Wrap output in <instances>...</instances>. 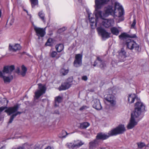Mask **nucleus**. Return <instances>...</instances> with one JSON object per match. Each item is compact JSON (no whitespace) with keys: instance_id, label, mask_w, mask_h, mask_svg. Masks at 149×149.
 I'll use <instances>...</instances> for the list:
<instances>
[{"instance_id":"obj_1","label":"nucleus","mask_w":149,"mask_h":149,"mask_svg":"<svg viewBox=\"0 0 149 149\" xmlns=\"http://www.w3.org/2000/svg\"><path fill=\"white\" fill-rule=\"evenodd\" d=\"M124 13L123 9L122 6L119 3L116 2L115 3V7L113 8L111 6H109L104 8V13L102 12L103 17L108 16L109 15L113 17H120L119 20L122 21L124 20V18L121 16Z\"/></svg>"},{"instance_id":"obj_2","label":"nucleus","mask_w":149,"mask_h":149,"mask_svg":"<svg viewBox=\"0 0 149 149\" xmlns=\"http://www.w3.org/2000/svg\"><path fill=\"white\" fill-rule=\"evenodd\" d=\"M140 116V102L137 101L134 104V111L131 114V117L130 122L127 125L128 129L133 128L139 121Z\"/></svg>"},{"instance_id":"obj_3","label":"nucleus","mask_w":149,"mask_h":149,"mask_svg":"<svg viewBox=\"0 0 149 149\" xmlns=\"http://www.w3.org/2000/svg\"><path fill=\"white\" fill-rule=\"evenodd\" d=\"M126 130L123 125H120L110 131V133L111 136L116 135L118 134L123 133Z\"/></svg>"},{"instance_id":"obj_4","label":"nucleus","mask_w":149,"mask_h":149,"mask_svg":"<svg viewBox=\"0 0 149 149\" xmlns=\"http://www.w3.org/2000/svg\"><path fill=\"white\" fill-rule=\"evenodd\" d=\"M38 85V89L35 92V96L37 99L45 93L46 89L45 86L41 84H39Z\"/></svg>"},{"instance_id":"obj_5","label":"nucleus","mask_w":149,"mask_h":149,"mask_svg":"<svg viewBox=\"0 0 149 149\" xmlns=\"http://www.w3.org/2000/svg\"><path fill=\"white\" fill-rule=\"evenodd\" d=\"M97 29L99 34L101 36L103 40H105L110 37V33L101 27H98Z\"/></svg>"},{"instance_id":"obj_6","label":"nucleus","mask_w":149,"mask_h":149,"mask_svg":"<svg viewBox=\"0 0 149 149\" xmlns=\"http://www.w3.org/2000/svg\"><path fill=\"white\" fill-rule=\"evenodd\" d=\"M82 55L80 54H76L75 56V59L73 62L74 67L78 68L82 65Z\"/></svg>"},{"instance_id":"obj_7","label":"nucleus","mask_w":149,"mask_h":149,"mask_svg":"<svg viewBox=\"0 0 149 149\" xmlns=\"http://www.w3.org/2000/svg\"><path fill=\"white\" fill-rule=\"evenodd\" d=\"M105 99L110 103L111 106L115 107L116 106V98L112 95L109 94L105 97Z\"/></svg>"},{"instance_id":"obj_8","label":"nucleus","mask_w":149,"mask_h":149,"mask_svg":"<svg viewBox=\"0 0 149 149\" xmlns=\"http://www.w3.org/2000/svg\"><path fill=\"white\" fill-rule=\"evenodd\" d=\"M125 44L127 47L130 49L132 50L134 48H136L137 47L138 48L137 44L134 41L131 39H128L127 40Z\"/></svg>"},{"instance_id":"obj_9","label":"nucleus","mask_w":149,"mask_h":149,"mask_svg":"<svg viewBox=\"0 0 149 149\" xmlns=\"http://www.w3.org/2000/svg\"><path fill=\"white\" fill-rule=\"evenodd\" d=\"M98 63L100 64L99 65V67L102 69H104L106 66L105 61L102 60L98 56L97 57L96 60L95 61L94 64H93V66L94 67L96 66Z\"/></svg>"},{"instance_id":"obj_10","label":"nucleus","mask_w":149,"mask_h":149,"mask_svg":"<svg viewBox=\"0 0 149 149\" xmlns=\"http://www.w3.org/2000/svg\"><path fill=\"white\" fill-rule=\"evenodd\" d=\"M14 69L15 66L14 65L5 66L3 67V69L1 72L3 75L6 74H11Z\"/></svg>"},{"instance_id":"obj_11","label":"nucleus","mask_w":149,"mask_h":149,"mask_svg":"<svg viewBox=\"0 0 149 149\" xmlns=\"http://www.w3.org/2000/svg\"><path fill=\"white\" fill-rule=\"evenodd\" d=\"M114 23L113 19H105L102 22V25L106 28L113 26Z\"/></svg>"},{"instance_id":"obj_12","label":"nucleus","mask_w":149,"mask_h":149,"mask_svg":"<svg viewBox=\"0 0 149 149\" xmlns=\"http://www.w3.org/2000/svg\"><path fill=\"white\" fill-rule=\"evenodd\" d=\"M34 29L36 33V35L39 37H43L45 36V32L44 29H43L37 27L35 26Z\"/></svg>"},{"instance_id":"obj_13","label":"nucleus","mask_w":149,"mask_h":149,"mask_svg":"<svg viewBox=\"0 0 149 149\" xmlns=\"http://www.w3.org/2000/svg\"><path fill=\"white\" fill-rule=\"evenodd\" d=\"M111 136V135L110 133V131L109 132L108 134H106L101 133H98L97 134L96 138L97 140L99 139L104 140L107 139Z\"/></svg>"},{"instance_id":"obj_14","label":"nucleus","mask_w":149,"mask_h":149,"mask_svg":"<svg viewBox=\"0 0 149 149\" xmlns=\"http://www.w3.org/2000/svg\"><path fill=\"white\" fill-rule=\"evenodd\" d=\"M19 109L18 104L14 106L13 107H10L8 109L5 110V112L8 113V115H10L11 114L16 112Z\"/></svg>"},{"instance_id":"obj_15","label":"nucleus","mask_w":149,"mask_h":149,"mask_svg":"<svg viewBox=\"0 0 149 149\" xmlns=\"http://www.w3.org/2000/svg\"><path fill=\"white\" fill-rule=\"evenodd\" d=\"M0 77L2 78L4 83H10L13 79V77L12 75H10L8 76H6L5 74L3 75L2 74L1 71H0Z\"/></svg>"},{"instance_id":"obj_16","label":"nucleus","mask_w":149,"mask_h":149,"mask_svg":"<svg viewBox=\"0 0 149 149\" xmlns=\"http://www.w3.org/2000/svg\"><path fill=\"white\" fill-rule=\"evenodd\" d=\"M93 106L94 108L97 110H100L102 109V107L100 101L98 99H95L93 100Z\"/></svg>"},{"instance_id":"obj_17","label":"nucleus","mask_w":149,"mask_h":149,"mask_svg":"<svg viewBox=\"0 0 149 149\" xmlns=\"http://www.w3.org/2000/svg\"><path fill=\"white\" fill-rule=\"evenodd\" d=\"M71 84L67 82H65L62 84L58 88L59 91L64 90L68 89L71 86Z\"/></svg>"},{"instance_id":"obj_18","label":"nucleus","mask_w":149,"mask_h":149,"mask_svg":"<svg viewBox=\"0 0 149 149\" xmlns=\"http://www.w3.org/2000/svg\"><path fill=\"white\" fill-rule=\"evenodd\" d=\"M84 144V143L81 141L78 142L76 144H72L71 143H67L66 146L70 149H73L75 147H78Z\"/></svg>"},{"instance_id":"obj_19","label":"nucleus","mask_w":149,"mask_h":149,"mask_svg":"<svg viewBox=\"0 0 149 149\" xmlns=\"http://www.w3.org/2000/svg\"><path fill=\"white\" fill-rule=\"evenodd\" d=\"M136 98V96L134 94H130L128 96V101L130 103H132Z\"/></svg>"},{"instance_id":"obj_20","label":"nucleus","mask_w":149,"mask_h":149,"mask_svg":"<svg viewBox=\"0 0 149 149\" xmlns=\"http://www.w3.org/2000/svg\"><path fill=\"white\" fill-rule=\"evenodd\" d=\"M119 54V58L121 59H123L126 57V53L123 48H122L120 50L118 51Z\"/></svg>"},{"instance_id":"obj_21","label":"nucleus","mask_w":149,"mask_h":149,"mask_svg":"<svg viewBox=\"0 0 149 149\" xmlns=\"http://www.w3.org/2000/svg\"><path fill=\"white\" fill-rule=\"evenodd\" d=\"M21 49V47L20 45L17 44L14 45H9V49L10 50H13V51H16L17 50H19Z\"/></svg>"},{"instance_id":"obj_22","label":"nucleus","mask_w":149,"mask_h":149,"mask_svg":"<svg viewBox=\"0 0 149 149\" xmlns=\"http://www.w3.org/2000/svg\"><path fill=\"white\" fill-rule=\"evenodd\" d=\"M136 36L135 35H133L132 36H130V35L127 34L126 33H122L119 36V38L120 39H123L125 38L126 37H130L131 38H134L136 37Z\"/></svg>"},{"instance_id":"obj_23","label":"nucleus","mask_w":149,"mask_h":149,"mask_svg":"<svg viewBox=\"0 0 149 149\" xmlns=\"http://www.w3.org/2000/svg\"><path fill=\"white\" fill-rule=\"evenodd\" d=\"M98 141L96 139L93 141H92L89 143L90 148H93L97 146L98 145Z\"/></svg>"},{"instance_id":"obj_24","label":"nucleus","mask_w":149,"mask_h":149,"mask_svg":"<svg viewBox=\"0 0 149 149\" xmlns=\"http://www.w3.org/2000/svg\"><path fill=\"white\" fill-rule=\"evenodd\" d=\"M146 106L144 104L140 102V115L141 113H142V114L141 115L142 118L144 115V113L145 111H146V110L145 109Z\"/></svg>"},{"instance_id":"obj_25","label":"nucleus","mask_w":149,"mask_h":149,"mask_svg":"<svg viewBox=\"0 0 149 149\" xmlns=\"http://www.w3.org/2000/svg\"><path fill=\"white\" fill-rule=\"evenodd\" d=\"M55 48L58 52H61L64 49L63 45L62 44H57L56 45Z\"/></svg>"},{"instance_id":"obj_26","label":"nucleus","mask_w":149,"mask_h":149,"mask_svg":"<svg viewBox=\"0 0 149 149\" xmlns=\"http://www.w3.org/2000/svg\"><path fill=\"white\" fill-rule=\"evenodd\" d=\"M111 31L113 34L117 36L118 35L119 31L118 29L116 27H113L111 28Z\"/></svg>"},{"instance_id":"obj_27","label":"nucleus","mask_w":149,"mask_h":149,"mask_svg":"<svg viewBox=\"0 0 149 149\" xmlns=\"http://www.w3.org/2000/svg\"><path fill=\"white\" fill-rule=\"evenodd\" d=\"M22 113V112L18 111L15 114H13L10 116V119L8 122L9 123H11L12 122L14 118L18 114H20Z\"/></svg>"},{"instance_id":"obj_28","label":"nucleus","mask_w":149,"mask_h":149,"mask_svg":"<svg viewBox=\"0 0 149 149\" xmlns=\"http://www.w3.org/2000/svg\"><path fill=\"white\" fill-rule=\"evenodd\" d=\"M90 125V124L87 122H84L80 123V127L82 129H86Z\"/></svg>"},{"instance_id":"obj_29","label":"nucleus","mask_w":149,"mask_h":149,"mask_svg":"<svg viewBox=\"0 0 149 149\" xmlns=\"http://www.w3.org/2000/svg\"><path fill=\"white\" fill-rule=\"evenodd\" d=\"M22 71L20 73V74L22 76L24 77L26 75L27 71V68L24 65H23L22 66Z\"/></svg>"},{"instance_id":"obj_30","label":"nucleus","mask_w":149,"mask_h":149,"mask_svg":"<svg viewBox=\"0 0 149 149\" xmlns=\"http://www.w3.org/2000/svg\"><path fill=\"white\" fill-rule=\"evenodd\" d=\"M38 15L39 17L43 21L45 22V14L42 11L39 12L38 13Z\"/></svg>"},{"instance_id":"obj_31","label":"nucleus","mask_w":149,"mask_h":149,"mask_svg":"<svg viewBox=\"0 0 149 149\" xmlns=\"http://www.w3.org/2000/svg\"><path fill=\"white\" fill-rule=\"evenodd\" d=\"M68 69L65 70L64 68L62 69L60 71L61 74L63 75L64 76L67 74L68 72Z\"/></svg>"},{"instance_id":"obj_32","label":"nucleus","mask_w":149,"mask_h":149,"mask_svg":"<svg viewBox=\"0 0 149 149\" xmlns=\"http://www.w3.org/2000/svg\"><path fill=\"white\" fill-rule=\"evenodd\" d=\"M32 8L37 5L38 3V0H30Z\"/></svg>"},{"instance_id":"obj_33","label":"nucleus","mask_w":149,"mask_h":149,"mask_svg":"<svg viewBox=\"0 0 149 149\" xmlns=\"http://www.w3.org/2000/svg\"><path fill=\"white\" fill-rule=\"evenodd\" d=\"M62 98L60 96H58L55 97V101L56 102H57L58 103H60L62 102Z\"/></svg>"},{"instance_id":"obj_34","label":"nucleus","mask_w":149,"mask_h":149,"mask_svg":"<svg viewBox=\"0 0 149 149\" xmlns=\"http://www.w3.org/2000/svg\"><path fill=\"white\" fill-rule=\"evenodd\" d=\"M61 135L59 136L60 138H63L65 137V136L68 134L67 132L65 131H63L61 133Z\"/></svg>"},{"instance_id":"obj_35","label":"nucleus","mask_w":149,"mask_h":149,"mask_svg":"<svg viewBox=\"0 0 149 149\" xmlns=\"http://www.w3.org/2000/svg\"><path fill=\"white\" fill-rule=\"evenodd\" d=\"M50 56L52 58H54L56 57L57 54L56 52L55 51H53L50 53Z\"/></svg>"},{"instance_id":"obj_36","label":"nucleus","mask_w":149,"mask_h":149,"mask_svg":"<svg viewBox=\"0 0 149 149\" xmlns=\"http://www.w3.org/2000/svg\"><path fill=\"white\" fill-rule=\"evenodd\" d=\"M67 28L65 27H63L61 28L60 29L58 30V32L59 33H61L64 31L66 30Z\"/></svg>"},{"instance_id":"obj_37","label":"nucleus","mask_w":149,"mask_h":149,"mask_svg":"<svg viewBox=\"0 0 149 149\" xmlns=\"http://www.w3.org/2000/svg\"><path fill=\"white\" fill-rule=\"evenodd\" d=\"M52 39L49 38L48 39L47 42L46 43V45L47 46H50L51 45V43L52 42Z\"/></svg>"},{"instance_id":"obj_38","label":"nucleus","mask_w":149,"mask_h":149,"mask_svg":"<svg viewBox=\"0 0 149 149\" xmlns=\"http://www.w3.org/2000/svg\"><path fill=\"white\" fill-rule=\"evenodd\" d=\"M88 107H89L88 106L86 105H84L80 108L79 110L82 111L83 110H85L88 108Z\"/></svg>"},{"instance_id":"obj_39","label":"nucleus","mask_w":149,"mask_h":149,"mask_svg":"<svg viewBox=\"0 0 149 149\" xmlns=\"http://www.w3.org/2000/svg\"><path fill=\"white\" fill-rule=\"evenodd\" d=\"M117 62L115 61H112L111 64L113 67H115L117 65Z\"/></svg>"},{"instance_id":"obj_40","label":"nucleus","mask_w":149,"mask_h":149,"mask_svg":"<svg viewBox=\"0 0 149 149\" xmlns=\"http://www.w3.org/2000/svg\"><path fill=\"white\" fill-rule=\"evenodd\" d=\"M73 81V77H69L67 79V82L71 84Z\"/></svg>"},{"instance_id":"obj_41","label":"nucleus","mask_w":149,"mask_h":149,"mask_svg":"<svg viewBox=\"0 0 149 149\" xmlns=\"http://www.w3.org/2000/svg\"><path fill=\"white\" fill-rule=\"evenodd\" d=\"M136 24V20L135 19H134L133 22L132 24H131V27L132 28H133L134 27V26Z\"/></svg>"},{"instance_id":"obj_42","label":"nucleus","mask_w":149,"mask_h":149,"mask_svg":"<svg viewBox=\"0 0 149 149\" xmlns=\"http://www.w3.org/2000/svg\"><path fill=\"white\" fill-rule=\"evenodd\" d=\"M81 79L83 80L86 81L88 79V77L86 75L83 76L82 77Z\"/></svg>"},{"instance_id":"obj_43","label":"nucleus","mask_w":149,"mask_h":149,"mask_svg":"<svg viewBox=\"0 0 149 149\" xmlns=\"http://www.w3.org/2000/svg\"><path fill=\"white\" fill-rule=\"evenodd\" d=\"M6 108L5 107H0V112H2L3 111L4 109H5Z\"/></svg>"},{"instance_id":"obj_44","label":"nucleus","mask_w":149,"mask_h":149,"mask_svg":"<svg viewBox=\"0 0 149 149\" xmlns=\"http://www.w3.org/2000/svg\"><path fill=\"white\" fill-rule=\"evenodd\" d=\"M145 146V144L143 143H140V148Z\"/></svg>"},{"instance_id":"obj_45","label":"nucleus","mask_w":149,"mask_h":149,"mask_svg":"<svg viewBox=\"0 0 149 149\" xmlns=\"http://www.w3.org/2000/svg\"><path fill=\"white\" fill-rule=\"evenodd\" d=\"M15 72L16 73H17V74L20 73V70L19 68H17V69H16Z\"/></svg>"},{"instance_id":"obj_46","label":"nucleus","mask_w":149,"mask_h":149,"mask_svg":"<svg viewBox=\"0 0 149 149\" xmlns=\"http://www.w3.org/2000/svg\"><path fill=\"white\" fill-rule=\"evenodd\" d=\"M14 21V20L13 19H12L11 20V22H10V25H12V24L13 23Z\"/></svg>"},{"instance_id":"obj_47","label":"nucleus","mask_w":149,"mask_h":149,"mask_svg":"<svg viewBox=\"0 0 149 149\" xmlns=\"http://www.w3.org/2000/svg\"><path fill=\"white\" fill-rule=\"evenodd\" d=\"M57 102H55V105H54V106H55V107H58V104H56V103H57Z\"/></svg>"},{"instance_id":"obj_48","label":"nucleus","mask_w":149,"mask_h":149,"mask_svg":"<svg viewBox=\"0 0 149 149\" xmlns=\"http://www.w3.org/2000/svg\"><path fill=\"white\" fill-rule=\"evenodd\" d=\"M45 149H52L49 146L47 147V148Z\"/></svg>"},{"instance_id":"obj_49","label":"nucleus","mask_w":149,"mask_h":149,"mask_svg":"<svg viewBox=\"0 0 149 149\" xmlns=\"http://www.w3.org/2000/svg\"><path fill=\"white\" fill-rule=\"evenodd\" d=\"M0 149H5V147L4 146H3L1 147Z\"/></svg>"},{"instance_id":"obj_50","label":"nucleus","mask_w":149,"mask_h":149,"mask_svg":"<svg viewBox=\"0 0 149 149\" xmlns=\"http://www.w3.org/2000/svg\"><path fill=\"white\" fill-rule=\"evenodd\" d=\"M1 11L0 10V17H1Z\"/></svg>"},{"instance_id":"obj_51","label":"nucleus","mask_w":149,"mask_h":149,"mask_svg":"<svg viewBox=\"0 0 149 149\" xmlns=\"http://www.w3.org/2000/svg\"><path fill=\"white\" fill-rule=\"evenodd\" d=\"M137 144H138V147H139V146H140V144L139 143H138Z\"/></svg>"},{"instance_id":"obj_52","label":"nucleus","mask_w":149,"mask_h":149,"mask_svg":"<svg viewBox=\"0 0 149 149\" xmlns=\"http://www.w3.org/2000/svg\"><path fill=\"white\" fill-rule=\"evenodd\" d=\"M26 13H27V14H28V11L27 10H26Z\"/></svg>"},{"instance_id":"obj_53","label":"nucleus","mask_w":149,"mask_h":149,"mask_svg":"<svg viewBox=\"0 0 149 149\" xmlns=\"http://www.w3.org/2000/svg\"><path fill=\"white\" fill-rule=\"evenodd\" d=\"M24 10L25 11H26V10Z\"/></svg>"}]
</instances>
